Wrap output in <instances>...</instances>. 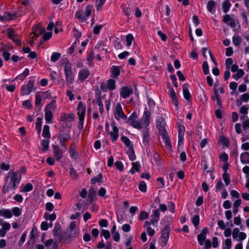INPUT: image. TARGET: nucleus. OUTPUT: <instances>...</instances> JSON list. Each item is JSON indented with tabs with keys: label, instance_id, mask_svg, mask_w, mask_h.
<instances>
[{
	"label": "nucleus",
	"instance_id": "4468645a",
	"mask_svg": "<svg viewBox=\"0 0 249 249\" xmlns=\"http://www.w3.org/2000/svg\"><path fill=\"white\" fill-rule=\"evenodd\" d=\"M208 233V228H204L201 231L200 233L199 234H198L197 236V239L198 243L200 245H203L204 244V242L207 240L206 237Z\"/></svg>",
	"mask_w": 249,
	"mask_h": 249
},
{
	"label": "nucleus",
	"instance_id": "09e8293b",
	"mask_svg": "<svg viewBox=\"0 0 249 249\" xmlns=\"http://www.w3.org/2000/svg\"><path fill=\"white\" fill-rule=\"evenodd\" d=\"M49 145V141L47 140H43L41 142L42 150L46 151L48 150Z\"/></svg>",
	"mask_w": 249,
	"mask_h": 249
},
{
	"label": "nucleus",
	"instance_id": "e2e57ef3",
	"mask_svg": "<svg viewBox=\"0 0 249 249\" xmlns=\"http://www.w3.org/2000/svg\"><path fill=\"white\" fill-rule=\"evenodd\" d=\"M168 208L171 213H174L175 212V206L174 202L172 201L169 202L168 203Z\"/></svg>",
	"mask_w": 249,
	"mask_h": 249
},
{
	"label": "nucleus",
	"instance_id": "de8ad7c7",
	"mask_svg": "<svg viewBox=\"0 0 249 249\" xmlns=\"http://www.w3.org/2000/svg\"><path fill=\"white\" fill-rule=\"evenodd\" d=\"M139 189L142 192H146L147 191V186L145 182L143 181H140L139 185Z\"/></svg>",
	"mask_w": 249,
	"mask_h": 249
},
{
	"label": "nucleus",
	"instance_id": "423d86ee",
	"mask_svg": "<svg viewBox=\"0 0 249 249\" xmlns=\"http://www.w3.org/2000/svg\"><path fill=\"white\" fill-rule=\"evenodd\" d=\"M150 113L148 111H145L140 120L139 129L147 127L150 123Z\"/></svg>",
	"mask_w": 249,
	"mask_h": 249
},
{
	"label": "nucleus",
	"instance_id": "c756f323",
	"mask_svg": "<svg viewBox=\"0 0 249 249\" xmlns=\"http://www.w3.org/2000/svg\"><path fill=\"white\" fill-rule=\"evenodd\" d=\"M42 136L47 139H50L51 134L50 133V127L48 125H45L43 127Z\"/></svg>",
	"mask_w": 249,
	"mask_h": 249
},
{
	"label": "nucleus",
	"instance_id": "aec40b11",
	"mask_svg": "<svg viewBox=\"0 0 249 249\" xmlns=\"http://www.w3.org/2000/svg\"><path fill=\"white\" fill-rule=\"evenodd\" d=\"M156 124L160 131L164 132L165 124L162 118L160 117L157 118Z\"/></svg>",
	"mask_w": 249,
	"mask_h": 249
},
{
	"label": "nucleus",
	"instance_id": "5fc2aeb1",
	"mask_svg": "<svg viewBox=\"0 0 249 249\" xmlns=\"http://www.w3.org/2000/svg\"><path fill=\"white\" fill-rule=\"evenodd\" d=\"M101 235L103 236L106 239H108L110 237V234L109 231L103 229L101 233Z\"/></svg>",
	"mask_w": 249,
	"mask_h": 249
},
{
	"label": "nucleus",
	"instance_id": "774afa93",
	"mask_svg": "<svg viewBox=\"0 0 249 249\" xmlns=\"http://www.w3.org/2000/svg\"><path fill=\"white\" fill-rule=\"evenodd\" d=\"M241 100L244 102H247L249 100V93H246L243 94L241 97Z\"/></svg>",
	"mask_w": 249,
	"mask_h": 249
},
{
	"label": "nucleus",
	"instance_id": "79ce46f5",
	"mask_svg": "<svg viewBox=\"0 0 249 249\" xmlns=\"http://www.w3.org/2000/svg\"><path fill=\"white\" fill-rule=\"evenodd\" d=\"M91 182L92 184L97 182L102 183L103 182V176L101 174H98L96 177L91 178Z\"/></svg>",
	"mask_w": 249,
	"mask_h": 249
},
{
	"label": "nucleus",
	"instance_id": "ddd939ff",
	"mask_svg": "<svg viewBox=\"0 0 249 249\" xmlns=\"http://www.w3.org/2000/svg\"><path fill=\"white\" fill-rule=\"evenodd\" d=\"M133 92V89L131 87L124 86L121 88L120 94L123 98H128Z\"/></svg>",
	"mask_w": 249,
	"mask_h": 249
},
{
	"label": "nucleus",
	"instance_id": "72a5a7b5",
	"mask_svg": "<svg viewBox=\"0 0 249 249\" xmlns=\"http://www.w3.org/2000/svg\"><path fill=\"white\" fill-rule=\"evenodd\" d=\"M157 185L159 188L162 189L165 186V181L164 179L162 177H159L157 178Z\"/></svg>",
	"mask_w": 249,
	"mask_h": 249
},
{
	"label": "nucleus",
	"instance_id": "603ef678",
	"mask_svg": "<svg viewBox=\"0 0 249 249\" xmlns=\"http://www.w3.org/2000/svg\"><path fill=\"white\" fill-rule=\"evenodd\" d=\"M162 138L163 139V142H164V143L165 144V145L167 146L170 147L171 144H170L169 139L168 137V136L165 134L164 133V134H162Z\"/></svg>",
	"mask_w": 249,
	"mask_h": 249
},
{
	"label": "nucleus",
	"instance_id": "3c124183",
	"mask_svg": "<svg viewBox=\"0 0 249 249\" xmlns=\"http://www.w3.org/2000/svg\"><path fill=\"white\" fill-rule=\"evenodd\" d=\"M149 215V213L147 212H145V211L141 212L140 213L139 216V219H140L141 220L145 219L148 218Z\"/></svg>",
	"mask_w": 249,
	"mask_h": 249
},
{
	"label": "nucleus",
	"instance_id": "a18cd8bd",
	"mask_svg": "<svg viewBox=\"0 0 249 249\" xmlns=\"http://www.w3.org/2000/svg\"><path fill=\"white\" fill-rule=\"evenodd\" d=\"M224 247L223 248V249H231L232 245V241L231 239L227 238L224 243Z\"/></svg>",
	"mask_w": 249,
	"mask_h": 249
},
{
	"label": "nucleus",
	"instance_id": "9d476101",
	"mask_svg": "<svg viewBox=\"0 0 249 249\" xmlns=\"http://www.w3.org/2000/svg\"><path fill=\"white\" fill-rule=\"evenodd\" d=\"M34 81L30 79L26 85H23L21 89L22 95L29 94L34 90Z\"/></svg>",
	"mask_w": 249,
	"mask_h": 249
},
{
	"label": "nucleus",
	"instance_id": "680f3d73",
	"mask_svg": "<svg viewBox=\"0 0 249 249\" xmlns=\"http://www.w3.org/2000/svg\"><path fill=\"white\" fill-rule=\"evenodd\" d=\"M45 215L46 216V219H49L51 221L55 220L56 218V216L54 213L52 214H49L47 213H45Z\"/></svg>",
	"mask_w": 249,
	"mask_h": 249
},
{
	"label": "nucleus",
	"instance_id": "f3484780",
	"mask_svg": "<svg viewBox=\"0 0 249 249\" xmlns=\"http://www.w3.org/2000/svg\"><path fill=\"white\" fill-rule=\"evenodd\" d=\"M44 245L46 249H58V244L51 239L46 240Z\"/></svg>",
	"mask_w": 249,
	"mask_h": 249
},
{
	"label": "nucleus",
	"instance_id": "69168bd1",
	"mask_svg": "<svg viewBox=\"0 0 249 249\" xmlns=\"http://www.w3.org/2000/svg\"><path fill=\"white\" fill-rule=\"evenodd\" d=\"M106 0H97L96 4L97 10H99L101 7L104 4Z\"/></svg>",
	"mask_w": 249,
	"mask_h": 249
},
{
	"label": "nucleus",
	"instance_id": "6ab92c4d",
	"mask_svg": "<svg viewBox=\"0 0 249 249\" xmlns=\"http://www.w3.org/2000/svg\"><path fill=\"white\" fill-rule=\"evenodd\" d=\"M74 117V115L72 113L66 114L63 113L61 114L60 120L64 123H69L73 120Z\"/></svg>",
	"mask_w": 249,
	"mask_h": 249
},
{
	"label": "nucleus",
	"instance_id": "9b49d317",
	"mask_svg": "<svg viewBox=\"0 0 249 249\" xmlns=\"http://www.w3.org/2000/svg\"><path fill=\"white\" fill-rule=\"evenodd\" d=\"M0 225L1 226V228L0 229V236L3 237L10 229L11 225L10 223L4 221L2 219H0Z\"/></svg>",
	"mask_w": 249,
	"mask_h": 249
},
{
	"label": "nucleus",
	"instance_id": "f03ea898",
	"mask_svg": "<svg viewBox=\"0 0 249 249\" xmlns=\"http://www.w3.org/2000/svg\"><path fill=\"white\" fill-rule=\"evenodd\" d=\"M106 131L108 132L110 139L113 142L116 141L119 136V129L115 122H112L110 125L108 123L106 124Z\"/></svg>",
	"mask_w": 249,
	"mask_h": 249
},
{
	"label": "nucleus",
	"instance_id": "f257e3e1",
	"mask_svg": "<svg viewBox=\"0 0 249 249\" xmlns=\"http://www.w3.org/2000/svg\"><path fill=\"white\" fill-rule=\"evenodd\" d=\"M21 178V176L17 173L9 172L2 188V192L7 193L10 191L15 190L18 188Z\"/></svg>",
	"mask_w": 249,
	"mask_h": 249
},
{
	"label": "nucleus",
	"instance_id": "cd10ccee",
	"mask_svg": "<svg viewBox=\"0 0 249 249\" xmlns=\"http://www.w3.org/2000/svg\"><path fill=\"white\" fill-rule=\"evenodd\" d=\"M56 107L55 101H52L46 106L45 111L53 112L55 110Z\"/></svg>",
	"mask_w": 249,
	"mask_h": 249
},
{
	"label": "nucleus",
	"instance_id": "864d4df0",
	"mask_svg": "<svg viewBox=\"0 0 249 249\" xmlns=\"http://www.w3.org/2000/svg\"><path fill=\"white\" fill-rule=\"evenodd\" d=\"M42 101V96L40 92H36V101L35 104L36 105H39Z\"/></svg>",
	"mask_w": 249,
	"mask_h": 249
},
{
	"label": "nucleus",
	"instance_id": "4c0bfd02",
	"mask_svg": "<svg viewBox=\"0 0 249 249\" xmlns=\"http://www.w3.org/2000/svg\"><path fill=\"white\" fill-rule=\"evenodd\" d=\"M241 41L242 38L239 35H236L232 37V42L235 46H239Z\"/></svg>",
	"mask_w": 249,
	"mask_h": 249
},
{
	"label": "nucleus",
	"instance_id": "4d7b16f0",
	"mask_svg": "<svg viewBox=\"0 0 249 249\" xmlns=\"http://www.w3.org/2000/svg\"><path fill=\"white\" fill-rule=\"evenodd\" d=\"M202 69L205 74H208L209 73V66L206 61H204L203 63Z\"/></svg>",
	"mask_w": 249,
	"mask_h": 249
},
{
	"label": "nucleus",
	"instance_id": "2eb2a0df",
	"mask_svg": "<svg viewBox=\"0 0 249 249\" xmlns=\"http://www.w3.org/2000/svg\"><path fill=\"white\" fill-rule=\"evenodd\" d=\"M77 110L79 118L85 119L86 111V107L83 104L82 102H80L78 103L77 107Z\"/></svg>",
	"mask_w": 249,
	"mask_h": 249
},
{
	"label": "nucleus",
	"instance_id": "7ed1b4c3",
	"mask_svg": "<svg viewBox=\"0 0 249 249\" xmlns=\"http://www.w3.org/2000/svg\"><path fill=\"white\" fill-rule=\"evenodd\" d=\"M64 73L66 81L72 84L74 79V75L71 70V65L68 60H66L64 64Z\"/></svg>",
	"mask_w": 249,
	"mask_h": 249
},
{
	"label": "nucleus",
	"instance_id": "c03bdc74",
	"mask_svg": "<svg viewBox=\"0 0 249 249\" xmlns=\"http://www.w3.org/2000/svg\"><path fill=\"white\" fill-rule=\"evenodd\" d=\"M134 39L133 36L131 34H128L126 36V45L127 47H130L132 41Z\"/></svg>",
	"mask_w": 249,
	"mask_h": 249
},
{
	"label": "nucleus",
	"instance_id": "0e129e2a",
	"mask_svg": "<svg viewBox=\"0 0 249 249\" xmlns=\"http://www.w3.org/2000/svg\"><path fill=\"white\" fill-rule=\"evenodd\" d=\"M69 152L70 156L72 158L77 159L78 158V154L74 149L71 148L70 149Z\"/></svg>",
	"mask_w": 249,
	"mask_h": 249
},
{
	"label": "nucleus",
	"instance_id": "a878e982",
	"mask_svg": "<svg viewBox=\"0 0 249 249\" xmlns=\"http://www.w3.org/2000/svg\"><path fill=\"white\" fill-rule=\"evenodd\" d=\"M120 67L119 66H113L111 68V72L112 76L113 77H116L120 74Z\"/></svg>",
	"mask_w": 249,
	"mask_h": 249
},
{
	"label": "nucleus",
	"instance_id": "e433bc0d",
	"mask_svg": "<svg viewBox=\"0 0 249 249\" xmlns=\"http://www.w3.org/2000/svg\"><path fill=\"white\" fill-rule=\"evenodd\" d=\"M115 81L113 79H109L107 81V88L110 90H114L116 88Z\"/></svg>",
	"mask_w": 249,
	"mask_h": 249
},
{
	"label": "nucleus",
	"instance_id": "20e7f679",
	"mask_svg": "<svg viewBox=\"0 0 249 249\" xmlns=\"http://www.w3.org/2000/svg\"><path fill=\"white\" fill-rule=\"evenodd\" d=\"M93 10V6L88 5L86 6L85 11L80 10L75 13V17L82 21H86Z\"/></svg>",
	"mask_w": 249,
	"mask_h": 249
},
{
	"label": "nucleus",
	"instance_id": "39448f33",
	"mask_svg": "<svg viewBox=\"0 0 249 249\" xmlns=\"http://www.w3.org/2000/svg\"><path fill=\"white\" fill-rule=\"evenodd\" d=\"M178 128V150L181 152L183 148L185 127L183 125L179 124Z\"/></svg>",
	"mask_w": 249,
	"mask_h": 249
},
{
	"label": "nucleus",
	"instance_id": "b1692460",
	"mask_svg": "<svg viewBox=\"0 0 249 249\" xmlns=\"http://www.w3.org/2000/svg\"><path fill=\"white\" fill-rule=\"evenodd\" d=\"M182 92L184 98L187 100H189L191 98V94L189 90V85L188 84L183 85Z\"/></svg>",
	"mask_w": 249,
	"mask_h": 249
},
{
	"label": "nucleus",
	"instance_id": "7c9ffc66",
	"mask_svg": "<svg viewBox=\"0 0 249 249\" xmlns=\"http://www.w3.org/2000/svg\"><path fill=\"white\" fill-rule=\"evenodd\" d=\"M53 154L57 160H59L63 156L62 153L59 148L56 146L54 147Z\"/></svg>",
	"mask_w": 249,
	"mask_h": 249
},
{
	"label": "nucleus",
	"instance_id": "052dcab7",
	"mask_svg": "<svg viewBox=\"0 0 249 249\" xmlns=\"http://www.w3.org/2000/svg\"><path fill=\"white\" fill-rule=\"evenodd\" d=\"M219 159L221 161L227 162L228 160V155L226 153H223L219 156Z\"/></svg>",
	"mask_w": 249,
	"mask_h": 249
},
{
	"label": "nucleus",
	"instance_id": "6e6552de",
	"mask_svg": "<svg viewBox=\"0 0 249 249\" xmlns=\"http://www.w3.org/2000/svg\"><path fill=\"white\" fill-rule=\"evenodd\" d=\"M114 115L115 118L118 121L121 119L125 120L127 118L120 103L116 105L114 111Z\"/></svg>",
	"mask_w": 249,
	"mask_h": 249
},
{
	"label": "nucleus",
	"instance_id": "6e6d98bb",
	"mask_svg": "<svg viewBox=\"0 0 249 249\" xmlns=\"http://www.w3.org/2000/svg\"><path fill=\"white\" fill-rule=\"evenodd\" d=\"M12 213L14 216L18 217L21 214V211L18 207H14L12 209Z\"/></svg>",
	"mask_w": 249,
	"mask_h": 249
},
{
	"label": "nucleus",
	"instance_id": "412c9836",
	"mask_svg": "<svg viewBox=\"0 0 249 249\" xmlns=\"http://www.w3.org/2000/svg\"><path fill=\"white\" fill-rule=\"evenodd\" d=\"M15 18L14 14H11L9 12H5L2 16H0V21L7 22L14 19Z\"/></svg>",
	"mask_w": 249,
	"mask_h": 249
},
{
	"label": "nucleus",
	"instance_id": "5701e85b",
	"mask_svg": "<svg viewBox=\"0 0 249 249\" xmlns=\"http://www.w3.org/2000/svg\"><path fill=\"white\" fill-rule=\"evenodd\" d=\"M0 216L9 219L12 217V213L9 209H1L0 210Z\"/></svg>",
	"mask_w": 249,
	"mask_h": 249
},
{
	"label": "nucleus",
	"instance_id": "ea45409f",
	"mask_svg": "<svg viewBox=\"0 0 249 249\" xmlns=\"http://www.w3.org/2000/svg\"><path fill=\"white\" fill-rule=\"evenodd\" d=\"M122 141L124 142V143L125 144V145L127 147V148H131L133 147V144L131 143L130 140L125 136H123L121 137Z\"/></svg>",
	"mask_w": 249,
	"mask_h": 249
},
{
	"label": "nucleus",
	"instance_id": "bb28decb",
	"mask_svg": "<svg viewBox=\"0 0 249 249\" xmlns=\"http://www.w3.org/2000/svg\"><path fill=\"white\" fill-rule=\"evenodd\" d=\"M43 30L41 29L39 26L34 27L32 28V33L34 36L32 37V39L35 37H36L39 34H41L43 32Z\"/></svg>",
	"mask_w": 249,
	"mask_h": 249
},
{
	"label": "nucleus",
	"instance_id": "c85d7f7f",
	"mask_svg": "<svg viewBox=\"0 0 249 249\" xmlns=\"http://www.w3.org/2000/svg\"><path fill=\"white\" fill-rule=\"evenodd\" d=\"M20 189L21 192H27L32 191L33 187L32 184L27 183L25 186H21Z\"/></svg>",
	"mask_w": 249,
	"mask_h": 249
},
{
	"label": "nucleus",
	"instance_id": "8fccbe9b",
	"mask_svg": "<svg viewBox=\"0 0 249 249\" xmlns=\"http://www.w3.org/2000/svg\"><path fill=\"white\" fill-rule=\"evenodd\" d=\"M61 56V53H53L51 57V60L53 62H55L59 59Z\"/></svg>",
	"mask_w": 249,
	"mask_h": 249
},
{
	"label": "nucleus",
	"instance_id": "a19ab883",
	"mask_svg": "<svg viewBox=\"0 0 249 249\" xmlns=\"http://www.w3.org/2000/svg\"><path fill=\"white\" fill-rule=\"evenodd\" d=\"M42 124V118L40 117L37 118L36 123V127L38 133H40L41 132Z\"/></svg>",
	"mask_w": 249,
	"mask_h": 249
},
{
	"label": "nucleus",
	"instance_id": "393cba45",
	"mask_svg": "<svg viewBox=\"0 0 249 249\" xmlns=\"http://www.w3.org/2000/svg\"><path fill=\"white\" fill-rule=\"evenodd\" d=\"M169 95L170 97L172 98L173 103L174 104V105L175 106H177L178 105L177 97L176 96L175 90L172 88H170L169 89Z\"/></svg>",
	"mask_w": 249,
	"mask_h": 249
},
{
	"label": "nucleus",
	"instance_id": "58836bf2",
	"mask_svg": "<svg viewBox=\"0 0 249 249\" xmlns=\"http://www.w3.org/2000/svg\"><path fill=\"white\" fill-rule=\"evenodd\" d=\"M236 71V73L233 74L232 77L235 80H238L244 75L245 72L242 69H239Z\"/></svg>",
	"mask_w": 249,
	"mask_h": 249
},
{
	"label": "nucleus",
	"instance_id": "0eeeda50",
	"mask_svg": "<svg viewBox=\"0 0 249 249\" xmlns=\"http://www.w3.org/2000/svg\"><path fill=\"white\" fill-rule=\"evenodd\" d=\"M232 237L234 241H238L239 242H242L246 238L247 234L244 232L240 231L239 229L236 228L233 230Z\"/></svg>",
	"mask_w": 249,
	"mask_h": 249
},
{
	"label": "nucleus",
	"instance_id": "37998d69",
	"mask_svg": "<svg viewBox=\"0 0 249 249\" xmlns=\"http://www.w3.org/2000/svg\"><path fill=\"white\" fill-rule=\"evenodd\" d=\"M191 221L194 226L197 228L199 223V216L198 215H194L191 219Z\"/></svg>",
	"mask_w": 249,
	"mask_h": 249
},
{
	"label": "nucleus",
	"instance_id": "bf43d9fd",
	"mask_svg": "<svg viewBox=\"0 0 249 249\" xmlns=\"http://www.w3.org/2000/svg\"><path fill=\"white\" fill-rule=\"evenodd\" d=\"M7 34L10 39L13 38L17 34L15 31L11 28H9L7 31Z\"/></svg>",
	"mask_w": 249,
	"mask_h": 249
},
{
	"label": "nucleus",
	"instance_id": "13d9d810",
	"mask_svg": "<svg viewBox=\"0 0 249 249\" xmlns=\"http://www.w3.org/2000/svg\"><path fill=\"white\" fill-rule=\"evenodd\" d=\"M67 136L65 134H62L58 137L60 143L62 146H64L65 142L67 140Z\"/></svg>",
	"mask_w": 249,
	"mask_h": 249
},
{
	"label": "nucleus",
	"instance_id": "473e14b6",
	"mask_svg": "<svg viewBox=\"0 0 249 249\" xmlns=\"http://www.w3.org/2000/svg\"><path fill=\"white\" fill-rule=\"evenodd\" d=\"M127 154L131 160L133 161L135 160L136 156L135 155L133 147L127 148Z\"/></svg>",
	"mask_w": 249,
	"mask_h": 249
},
{
	"label": "nucleus",
	"instance_id": "a211bd4d",
	"mask_svg": "<svg viewBox=\"0 0 249 249\" xmlns=\"http://www.w3.org/2000/svg\"><path fill=\"white\" fill-rule=\"evenodd\" d=\"M90 74L89 71L87 69H82L79 71L78 75V80L83 81L87 79Z\"/></svg>",
	"mask_w": 249,
	"mask_h": 249
},
{
	"label": "nucleus",
	"instance_id": "c9c22d12",
	"mask_svg": "<svg viewBox=\"0 0 249 249\" xmlns=\"http://www.w3.org/2000/svg\"><path fill=\"white\" fill-rule=\"evenodd\" d=\"M231 6V3L229 0H226L224 1L222 5L223 11L225 13H227L229 10Z\"/></svg>",
	"mask_w": 249,
	"mask_h": 249
},
{
	"label": "nucleus",
	"instance_id": "f8f14e48",
	"mask_svg": "<svg viewBox=\"0 0 249 249\" xmlns=\"http://www.w3.org/2000/svg\"><path fill=\"white\" fill-rule=\"evenodd\" d=\"M170 231V227L168 226H166L162 231L160 240L161 243L162 244L163 246L166 245L167 241L169 239Z\"/></svg>",
	"mask_w": 249,
	"mask_h": 249
},
{
	"label": "nucleus",
	"instance_id": "2f4dec72",
	"mask_svg": "<svg viewBox=\"0 0 249 249\" xmlns=\"http://www.w3.org/2000/svg\"><path fill=\"white\" fill-rule=\"evenodd\" d=\"M241 161L242 163H246L249 162V153L244 152L241 154L240 156Z\"/></svg>",
	"mask_w": 249,
	"mask_h": 249
},
{
	"label": "nucleus",
	"instance_id": "f704fd0d",
	"mask_svg": "<svg viewBox=\"0 0 249 249\" xmlns=\"http://www.w3.org/2000/svg\"><path fill=\"white\" fill-rule=\"evenodd\" d=\"M132 167L130 170V172L133 174L136 172H137L139 170L140 168V165L139 162H132Z\"/></svg>",
	"mask_w": 249,
	"mask_h": 249
},
{
	"label": "nucleus",
	"instance_id": "1a4fd4ad",
	"mask_svg": "<svg viewBox=\"0 0 249 249\" xmlns=\"http://www.w3.org/2000/svg\"><path fill=\"white\" fill-rule=\"evenodd\" d=\"M126 122L134 128L139 129L140 120L137 112H133L129 117Z\"/></svg>",
	"mask_w": 249,
	"mask_h": 249
},
{
	"label": "nucleus",
	"instance_id": "dca6fc26",
	"mask_svg": "<svg viewBox=\"0 0 249 249\" xmlns=\"http://www.w3.org/2000/svg\"><path fill=\"white\" fill-rule=\"evenodd\" d=\"M160 212L159 210H155L151 215V223L154 226H157L160 218Z\"/></svg>",
	"mask_w": 249,
	"mask_h": 249
},
{
	"label": "nucleus",
	"instance_id": "4be33fe9",
	"mask_svg": "<svg viewBox=\"0 0 249 249\" xmlns=\"http://www.w3.org/2000/svg\"><path fill=\"white\" fill-rule=\"evenodd\" d=\"M216 6V3L215 1L212 0L209 1L207 5L208 11L212 14L214 13Z\"/></svg>",
	"mask_w": 249,
	"mask_h": 249
},
{
	"label": "nucleus",
	"instance_id": "49530a36",
	"mask_svg": "<svg viewBox=\"0 0 249 249\" xmlns=\"http://www.w3.org/2000/svg\"><path fill=\"white\" fill-rule=\"evenodd\" d=\"M53 118V112L45 111V119L47 123H50Z\"/></svg>",
	"mask_w": 249,
	"mask_h": 249
},
{
	"label": "nucleus",
	"instance_id": "338daca9",
	"mask_svg": "<svg viewBox=\"0 0 249 249\" xmlns=\"http://www.w3.org/2000/svg\"><path fill=\"white\" fill-rule=\"evenodd\" d=\"M217 225L219 228L221 230H224L226 229V225L224 221L223 220H219L217 221Z\"/></svg>",
	"mask_w": 249,
	"mask_h": 249
}]
</instances>
